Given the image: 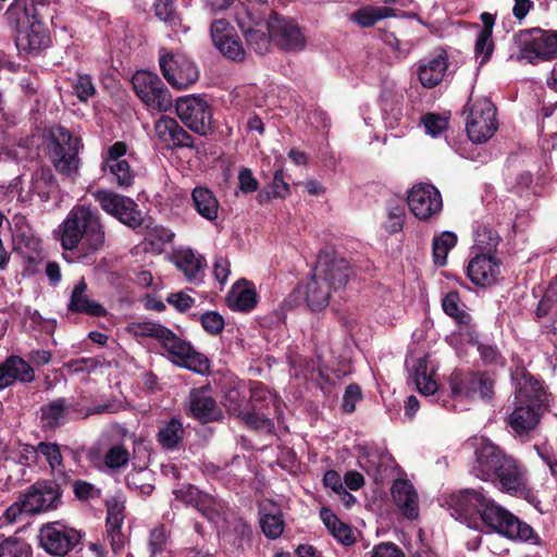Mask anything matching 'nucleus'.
Here are the masks:
<instances>
[{
  "mask_svg": "<svg viewBox=\"0 0 557 557\" xmlns=\"http://www.w3.org/2000/svg\"><path fill=\"white\" fill-rule=\"evenodd\" d=\"M211 41L226 59L237 62L245 59L240 38L236 29L225 20H214L211 23Z\"/></svg>",
  "mask_w": 557,
  "mask_h": 557,
  "instance_id": "nucleus-21",
  "label": "nucleus"
},
{
  "mask_svg": "<svg viewBox=\"0 0 557 557\" xmlns=\"http://www.w3.org/2000/svg\"><path fill=\"white\" fill-rule=\"evenodd\" d=\"M457 235L449 231H444L434 236L432 243V257L435 265L444 267L447 263L448 252L456 246Z\"/></svg>",
  "mask_w": 557,
  "mask_h": 557,
  "instance_id": "nucleus-40",
  "label": "nucleus"
},
{
  "mask_svg": "<svg viewBox=\"0 0 557 557\" xmlns=\"http://www.w3.org/2000/svg\"><path fill=\"white\" fill-rule=\"evenodd\" d=\"M61 493L52 482H38L21 495L25 513L34 515L57 508Z\"/></svg>",
  "mask_w": 557,
  "mask_h": 557,
  "instance_id": "nucleus-22",
  "label": "nucleus"
},
{
  "mask_svg": "<svg viewBox=\"0 0 557 557\" xmlns=\"http://www.w3.org/2000/svg\"><path fill=\"white\" fill-rule=\"evenodd\" d=\"M460 297L458 292H449L442 301L444 312L454 318L458 323H466L469 314L459 308Z\"/></svg>",
  "mask_w": 557,
  "mask_h": 557,
  "instance_id": "nucleus-48",
  "label": "nucleus"
},
{
  "mask_svg": "<svg viewBox=\"0 0 557 557\" xmlns=\"http://www.w3.org/2000/svg\"><path fill=\"white\" fill-rule=\"evenodd\" d=\"M69 310L91 317H103L107 314L106 308L101 304L90 299L87 295V283L84 277L77 282L72 290Z\"/></svg>",
  "mask_w": 557,
  "mask_h": 557,
  "instance_id": "nucleus-31",
  "label": "nucleus"
},
{
  "mask_svg": "<svg viewBox=\"0 0 557 557\" xmlns=\"http://www.w3.org/2000/svg\"><path fill=\"white\" fill-rule=\"evenodd\" d=\"M331 534L343 545L350 546L355 544L356 537L352 528L341 521V523L331 532Z\"/></svg>",
  "mask_w": 557,
  "mask_h": 557,
  "instance_id": "nucleus-63",
  "label": "nucleus"
},
{
  "mask_svg": "<svg viewBox=\"0 0 557 557\" xmlns=\"http://www.w3.org/2000/svg\"><path fill=\"white\" fill-rule=\"evenodd\" d=\"M468 116L466 132L469 139L475 144L487 141L496 132V107L487 98H480L467 104Z\"/></svg>",
  "mask_w": 557,
  "mask_h": 557,
  "instance_id": "nucleus-9",
  "label": "nucleus"
},
{
  "mask_svg": "<svg viewBox=\"0 0 557 557\" xmlns=\"http://www.w3.org/2000/svg\"><path fill=\"white\" fill-rule=\"evenodd\" d=\"M483 524L511 540L530 541L535 536L533 528L487 498L479 516Z\"/></svg>",
  "mask_w": 557,
  "mask_h": 557,
  "instance_id": "nucleus-5",
  "label": "nucleus"
},
{
  "mask_svg": "<svg viewBox=\"0 0 557 557\" xmlns=\"http://www.w3.org/2000/svg\"><path fill=\"white\" fill-rule=\"evenodd\" d=\"M351 18L361 27H371L377 22L374 7L358 9L352 13Z\"/></svg>",
  "mask_w": 557,
  "mask_h": 557,
  "instance_id": "nucleus-60",
  "label": "nucleus"
},
{
  "mask_svg": "<svg viewBox=\"0 0 557 557\" xmlns=\"http://www.w3.org/2000/svg\"><path fill=\"white\" fill-rule=\"evenodd\" d=\"M507 454L488 438H476L474 442V462L472 473L484 481L492 480L496 467Z\"/></svg>",
  "mask_w": 557,
  "mask_h": 557,
  "instance_id": "nucleus-19",
  "label": "nucleus"
},
{
  "mask_svg": "<svg viewBox=\"0 0 557 557\" xmlns=\"http://www.w3.org/2000/svg\"><path fill=\"white\" fill-rule=\"evenodd\" d=\"M259 523L267 539H278L285 529V521L280 506L272 500L269 504L259 506Z\"/></svg>",
  "mask_w": 557,
  "mask_h": 557,
  "instance_id": "nucleus-30",
  "label": "nucleus"
},
{
  "mask_svg": "<svg viewBox=\"0 0 557 557\" xmlns=\"http://www.w3.org/2000/svg\"><path fill=\"white\" fill-rule=\"evenodd\" d=\"M34 379L35 372L33 368L18 356H10L0 366V389L10 386L15 381L28 383Z\"/></svg>",
  "mask_w": 557,
  "mask_h": 557,
  "instance_id": "nucleus-29",
  "label": "nucleus"
},
{
  "mask_svg": "<svg viewBox=\"0 0 557 557\" xmlns=\"http://www.w3.org/2000/svg\"><path fill=\"white\" fill-rule=\"evenodd\" d=\"M92 195L108 214L134 230L141 226L140 211L137 210V203L129 197L108 190H97Z\"/></svg>",
  "mask_w": 557,
  "mask_h": 557,
  "instance_id": "nucleus-14",
  "label": "nucleus"
},
{
  "mask_svg": "<svg viewBox=\"0 0 557 557\" xmlns=\"http://www.w3.org/2000/svg\"><path fill=\"white\" fill-rule=\"evenodd\" d=\"M513 411L508 417V424L519 436L528 435L540 423L541 409L515 404Z\"/></svg>",
  "mask_w": 557,
  "mask_h": 557,
  "instance_id": "nucleus-34",
  "label": "nucleus"
},
{
  "mask_svg": "<svg viewBox=\"0 0 557 557\" xmlns=\"http://www.w3.org/2000/svg\"><path fill=\"white\" fill-rule=\"evenodd\" d=\"M447 59V53L443 51L438 55L419 63L417 73L423 87L433 88L442 82L448 67Z\"/></svg>",
  "mask_w": 557,
  "mask_h": 557,
  "instance_id": "nucleus-33",
  "label": "nucleus"
},
{
  "mask_svg": "<svg viewBox=\"0 0 557 557\" xmlns=\"http://www.w3.org/2000/svg\"><path fill=\"white\" fill-rule=\"evenodd\" d=\"M491 481H497L500 488L510 494L522 491L525 486L524 472L521 466L508 455L496 467V473Z\"/></svg>",
  "mask_w": 557,
  "mask_h": 557,
  "instance_id": "nucleus-26",
  "label": "nucleus"
},
{
  "mask_svg": "<svg viewBox=\"0 0 557 557\" xmlns=\"http://www.w3.org/2000/svg\"><path fill=\"white\" fill-rule=\"evenodd\" d=\"M478 350L484 364L496 367L506 366V358L500 354L495 345L479 344Z\"/></svg>",
  "mask_w": 557,
  "mask_h": 557,
  "instance_id": "nucleus-51",
  "label": "nucleus"
},
{
  "mask_svg": "<svg viewBox=\"0 0 557 557\" xmlns=\"http://www.w3.org/2000/svg\"><path fill=\"white\" fill-rule=\"evenodd\" d=\"M498 239L497 236L493 237L490 234L488 243L483 247L485 251L478 253L469 261L467 275L473 284L486 287L497 282V276L500 273V263L495 260L493 253L496 251Z\"/></svg>",
  "mask_w": 557,
  "mask_h": 557,
  "instance_id": "nucleus-15",
  "label": "nucleus"
},
{
  "mask_svg": "<svg viewBox=\"0 0 557 557\" xmlns=\"http://www.w3.org/2000/svg\"><path fill=\"white\" fill-rule=\"evenodd\" d=\"M259 182L248 168L240 169L238 173V188L243 194H251L259 189Z\"/></svg>",
  "mask_w": 557,
  "mask_h": 557,
  "instance_id": "nucleus-57",
  "label": "nucleus"
},
{
  "mask_svg": "<svg viewBox=\"0 0 557 557\" xmlns=\"http://www.w3.org/2000/svg\"><path fill=\"white\" fill-rule=\"evenodd\" d=\"M423 125L428 134L437 136L448 127V120L436 113H426L422 117Z\"/></svg>",
  "mask_w": 557,
  "mask_h": 557,
  "instance_id": "nucleus-52",
  "label": "nucleus"
},
{
  "mask_svg": "<svg viewBox=\"0 0 557 557\" xmlns=\"http://www.w3.org/2000/svg\"><path fill=\"white\" fill-rule=\"evenodd\" d=\"M133 331L138 336H148L157 338L162 343L170 330L163 325L150 321L138 322L133 325Z\"/></svg>",
  "mask_w": 557,
  "mask_h": 557,
  "instance_id": "nucleus-50",
  "label": "nucleus"
},
{
  "mask_svg": "<svg viewBox=\"0 0 557 557\" xmlns=\"http://www.w3.org/2000/svg\"><path fill=\"white\" fill-rule=\"evenodd\" d=\"M82 540L81 533L60 522L44 524L38 532L40 547L51 556H65Z\"/></svg>",
  "mask_w": 557,
  "mask_h": 557,
  "instance_id": "nucleus-13",
  "label": "nucleus"
},
{
  "mask_svg": "<svg viewBox=\"0 0 557 557\" xmlns=\"http://www.w3.org/2000/svg\"><path fill=\"white\" fill-rule=\"evenodd\" d=\"M124 502L119 497H111L107 500V522H106V543L111 547V555L101 543H90L89 549L97 557H117L121 556L128 542L127 535L123 532L124 522Z\"/></svg>",
  "mask_w": 557,
  "mask_h": 557,
  "instance_id": "nucleus-6",
  "label": "nucleus"
},
{
  "mask_svg": "<svg viewBox=\"0 0 557 557\" xmlns=\"http://www.w3.org/2000/svg\"><path fill=\"white\" fill-rule=\"evenodd\" d=\"M83 149L81 138L75 137L66 128L57 126L51 131L48 147L49 158L55 170L63 176L74 181L79 174V150Z\"/></svg>",
  "mask_w": 557,
  "mask_h": 557,
  "instance_id": "nucleus-4",
  "label": "nucleus"
},
{
  "mask_svg": "<svg viewBox=\"0 0 557 557\" xmlns=\"http://www.w3.org/2000/svg\"><path fill=\"white\" fill-rule=\"evenodd\" d=\"M407 205L419 220H429L438 214L443 208L442 196L432 184H418L411 188Z\"/></svg>",
  "mask_w": 557,
  "mask_h": 557,
  "instance_id": "nucleus-18",
  "label": "nucleus"
},
{
  "mask_svg": "<svg viewBox=\"0 0 557 557\" xmlns=\"http://www.w3.org/2000/svg\"><path fill=\"white\" fill-rule=\"evenodd\" d=\"M173 263L184 272L188 280L197 277L198 273L201 272L206 265V259L196 255L194 250L189 248H181L172 253Z\"/></svg>",
  "mask_w": 557,
  "mask_h": 557,
  "instance_id": "nucleus-36",
  "label": "nucleus"
},
{
  "mask_svg": "<svg viewBox=\"0 0 557 557\" xmlns=\"http://www.w3.org/2000/svg\"><path fill=\"white\" fill-rule=\"evenodd\" d=\"M186 502L193 505L203 517H208L209 504L208 496L197 487H189L186 495Z\"/></svg>",
  "mask_w": 557,
  "mask_h": 557,
  "instance_id": "nucleus-56",
  "label": "nucleus"
},
{
  "mask_svg": "<svg viewBox=\"0 0 557 557\" xmlns=\"http://www.w3.org/2000/svg\"><path fill=\"white\" fill-rule=\"evenodd\" d=\"M38 451L45 457L53 473L64 475L63 458L58 444L41 442L38 444Z\"/></svg>",
  "mask_w": 557,
  "mask_h": 557,
  "instance_id": "nucleus-46",
  "label": "nucleus"
},
{
  "mask_svg": "<svg viewBox=\"0 0 557 557\" xmlns=\"http://www.w3.org/2000/svg\"><path fill=\"white\" fill-rule=\"evenodd\" d=\"M267 29L273 45L285 52H299L306 48V36L296 20L271 11L267 20Z\"/></svg>",
  "mask_w": 557,
  "mask_h": 557,
  "instance_id": "nucleus-10",
  "label": "nucleus"
},
{
  "mask_svg": "<svg viewBox=\"0 0 557 557\" xmlns=\"http://www.w3.org/2000/svg\"><path fill=\"white\" fill-rule=\"evenodd\" d=\"M480 18L483 26L478 34L474 51L476 57H481L480 63L483 64L490 60L494 50L492 34L495 24V16L488 12H483Z\"/></svg>",
  "mask_w": 557,
  "mask_h": 557,
  "instance_id": "nucleus-35",
  "label": "nucleus"
},
{
  "mask_svg": "<svg viewBox=\"0 0 557 557\" xmlns=\"http://www.w3.org/2000/svg\"><path fill=\"white\" fill-rule=\"evenodd\" d=\"M516 384L515 404H522L541 409L547 404V392L544 381L535 377L523 366H518L511 372Z\"/></svg>",
  "mask_w": 557,
  "mask_h": 557,
  "instance_id": "nucleus-16",
  "label": "nucleus"
},
{
  "mask_svg": "<svg viewBox=\"0 0 557 557\" xmlns=\"http://www.w3.org/2000/svg\"><path fill=\"white\" fill-rule=\"evenodd\" d=\"M519 46L521 58L533 64L540 60H553L557 57V32L541 28L523 30L520 33Z\"/></svg>",
  "mask_w": 557,
  "mask_h": 557,
  "instance_id": "nucleus-11",
  "label": "nucleus"
},
{
  "mask_svg": "<svg viewBox=\"0 0 557 557\" xmlns=\"http://www.w3.org/2000/svg\"><path fill=\"white\" fill-rule=\"evenodd\" d=\"M41 422L46 429H54L65 423L72 413V408L65 400L57 399L41 409Z\"/></svg>",
  "mask_w": 557,
  "mask_h": 557,
  "instance_id": "nucleus-37",
  "label": "nucleus"
},
{
  "mask_svg": "<svg viewBox=\"0 0 557 557\" xmlns=\"http://www.w3.org/2000/svg\"><path fill=\"white\" fill-rule=\"evenodd\" d=\"M29 546L18 539H5L0 543V557H29Z\"/></svg>",
  "mask_w": 557,
  "mask_h": 557,
  "instance_id": "nucleus-49",
  "label": "nucleus"
},
{
  "mask_svg": "<svg viewBox=\"0 0 557 557\" xmlns=\"http://www.w3.org/2000/svg\"><path fill=\"white\" fill-rule=\"evenodd\" d=\"M371 557H405V554L394 543H380L373 547Z\"/></svg>",
  "mask_w": 557,
  "mask_h": 557,
  "instance_id": "nucleus-64",
  "label": "nucleus"
},
{
  "mask_svg": "<svg viewBox=\"0 0 557 557\" xmlns=\"http://www.w3.org/2000/svg\"><path fill=\"white\" fill-rule=\"evenodd\" d=\"M449 386L454 396L472 400L490 403L495 394V379L485 371H454L449 377Z\"/></svg>",
  "mask_w": 557,
  "mask_h": 557,
  "instance_id": "nucleus-7",
  "label": "nucleus"
},
{
  "mask_svg": "<svg viewBox=\"0 0 557 557\" xmlns=\"http://www.w3.org/2000/svg\"><path fill=\"white\" fill-rule=\"evenodd\" d=\"M177 115L183 123L193 132L206 136L209 131L207 123L208 104L198 98H184L176 101Z\"/></svg>",
  "mask_w": 557,
  "mask_h": 557,
  "instance_id": "nucleus-23",
  "label": "nucleus"
},
{
  "mask_svg": "<svg viewBox=\"0 0 557 557\" xmlns=\"http://www.w3.org/2000/svg\"><path fill=\"white\" fill-rule=\"evenodd\" d=\"M290 297H304L311 311H321L327 307L331 297V287L314 273L306 283L296 287Z\"/></svg>",
  "mask_w": 557,
  "mask_h": 557,
  "instance_id": "nucleus-24",
  "label": "nucleus"
},
{
  "mask_svg": "<svg viewBox=\"0 0 557 557\" xmlns=\"http://www.w3.org/2000/svg\"><path fill=\"white\" fill-rule=\"evenodd\" d=\"M392 497L401 513L408 519L419 516L418 494L408 480L398 479L391 488Z\"/></svg>",
  "mask_w": 557,
  "mask_h": 557,
  "instance_id": "nucleus-28",
  "label": "nucleus"
},
{
  "mask_svg": "<svg viewBox=\"0 0 557 557\" xmlns=\"http://www.w3.org/2000/svg\"><path fill=\"white\" fill-rule=\"evenodd\" d=\"M214 387L211 393L220 399L230 416L242 421L252 431L274 433V417L282 413L281 398L262 382H255L247 399L242 391L240 381L228 370L211 371Z\"/></svg>",
  "mask_w": 557,
  "mask_h": 557,
  "instance_id": "nucleus-1",
  "label": "nucleus"
},
{
  "mask_svg": "<svg viewBox=\"0 0 557 557\" xmlns=\"http://www.w3.org/2000/svg\"><path fill=\"white\" fill-rule=\"evenodd\" d=\"M106 243V231L97 209L75 206L63 222L61 244L79 260H91Z\"/></svg>",
  "mask_w": 557,
  "mask_h": 557,
  "instance_id": "nucleus-2",
  "label": "nucleus"
},
{
  "mask_svg": "<svg viewBox=\"0 0 557 557\" xmlns=\"http://www.w3.org/2000/svg\"><path fill=\"white\" fill-rule=\"evenodd\" d=\"M45 9L44 3L15 0L5 12L8 24L16 32L17 42L24 49L36 51L49 46V32L42 22Z\"/></svg>",
  "mask_w": 557,
  "mask_h": 557,
  "instance_id": "nucleus-3",
  "label": "nucleus"
},
{
  "mask_svg": "<svg viewBox=\"0 0 557 557\" xmlns=\"http://www.w3.org/2000/svg\"><path fill=\"white\" fill-rule=\"evenodd\" d=\"M315 273L320 274L321 280L324 281L331 289L337 290L346 286L352 274V270L346 259L337 257L335 253L322 251L318 256Z\"/></svg>",
  "mask_w": 557,
  "mask_h": 557,
  "instance_id": "nucleus-20",
  "label": "nucleus"
},
{
  "mask_svg": "<svg viewBox=\"0 0 557 557\" xmlns=\"http://www.w3.org/2000/svg\"><path fill=\"white\" fill-rule=\"evenodd\" d=\"M191 199L198 213L203 218L209 219V189L205 187H196L193 190Z\"/></svg>",
  "mask_w": 557,
  "mask_h": 557,
  "instance_id": "nucleus-58",
  "label": "nucleus"
},
{
  "mask_svg": "<svg viewBox=\"0 0 557 557\" xmlns=\"http://www.w3.org/2000/svg\"><path fill=\"white\" fill-rule=\"evenodd\" d=\"M131 454L122 444L111 446L104 455V465L111 470H117L128 463Z\"/></svg>",
  "mask_w": 557,
  "mask_h": 557,
  "instance_id": "nucleus-47",
  "label": "nucleus"
},
{
  "mask_svg": "<svg viewBox=\"0 0 557 557\" xmlns=\"http://www.w3.org/2000/svg\"><path fill=\"white\" fill-rule=\"evenodd\" d=\"M213 274L220 285V290H222L231 274L230 261L226 258H216L213 264Z\"/></svg>",
  "mask_w": 557,
  "mask_h": 557,
  "instance_id": "nucleus-62",
  "label": "nucleus"
},
{
  "mask_svg": "<svg viewBox=\"0 0 557 557\" xmlns=\"http://www.w3.org/2000/svg\"><path fill=\"white\" fill-rule=\"evenodd\" d=\"M245 38L248 47L260 55L268 53L271 44H273L272 36L268 29L264 32L257 28H249L245 32Z\"/></svg>",
  "mask_w": 557,
  "mask_h": 557,
  "instance_id": "nucleus-44",
  "label": "nucleus"
},
{
  "mask_svg": "<svg viewBox=\"0 0 557 557\" xmlns=\"http://www.w3.org/2000/svg\"><path fill=\"white\" fill-rule=\"evenodd\" d=\"M159 64L164 78L176 89L189 87L199 77V71L193 61L165 48L159 50Z\"/></svg>",
  "mask_w": 557,
  "mask_h": 557,
  "instance_id": "nucleus-12",
  "label": "nucleus"
},
{
  "mask_svg": "<svg viewBox=\"0 0 557 557\" xmlns=\"http://www.w3.org/2000/svg\"><path fill=\"white\" fill-rule=\"evenodd\" d=\"M154 11L158 18L170 25H176L177 16L171 0H157Z\"/></svg>",
  "mask_w": 557,
  "mask_h": 557,
  "instance_id": "nucleus-55",
  "label": "nucleus"
},
{
  "mask_svg": "<svg viewBox=\"0 0 557 557\" xmlns=\"http://www.w3.org/2000/svg\"><path fill=\"white\" fill-rule=\"evenodd\" d=\"M382 111H383L384 121L389 127L393 128V127L398 126L399 121L403 116V108H401L400 103H398V102L388 103V102L384 101Z\"/></svg>",
  "mask_w": 557,
  "mask_h": 557,
  "instance_id": "nucleus-59",
  "label": "nucleus"
},
{
  "mask_svg": "<svg viewBox=\"0 0 557 557\" xmlns=\"http://www.w3.org/2000/svg\"><path fill=\"white\" fill-rule=\"evenodd\" d=\"M227 522V519H223ZM232 534L234 535L233 546L238 549H244V544L251 545L252 542V529L251 525L242 518H233L230 522Z\"/></svg>",
  "mask_w": 557,
  "mask_h": 557,
  "instance_id": "nucleus-45",
  "label": "nucleus"
},
{
  "mask_svg": "<svg viewBox=\"0 0 557 557\" xmlns=\"http://www.w3.org/2000/svg\"><path fill=\"white\" fill-rule=\"evenodd\" d=\"M173 363L187 368L196 373L206 374L209 371V360L195 351L185 341L178 338L172 331L162 341Z\"/></svg>",
  "mask_w": 557,
  "mask_h": 557,
  "instance_id": "nucleus-17",
  "label": "nucleus"
},
{
  "mask_svg": "<svg viewBox=\"0 0 557 557\" xmlns=\"http://www.w3.org/2000/svg\"><path fill=\"white\" fill-rule=\"evenodd\" d=\"M405 205L398 203L396 201H389L387 203L386 221L383 223L384 230L391 235L403 231L405 224Z\"/></svg>",
  "mask_w": 557,
  "mask_h": 557,
  "instance_id": "nucleus-42",
  "label": "nucleus"
},
{
  "mask_svg": "<svg viewBox=\"0 0 557 557\" xmlns=\"http://www.w3.org/2000/svg\"><path fill=\"white\" fill-rule=\"evenodd\" d=\"M487 497L476 490H463L454 493L449 498V508L457 519L469 521L480 516Z\"/></svg>",
  "mask_w": 557,
  "mask_h": 557,
  "instance_id": "nucleus-25",
  "label": "nucleus"
},
{
  "mask_svg": "<svg viewBox=\"0 0 557 557\" xmlns=\"http://www.w3.org/2000/svg\"><path fill=\"white\" fill-rule=\"evenodd\" d=\"M73 491L75 496L82 500L96 498L100 495V491L95 485L82 480H77L73 483Z\"/></svg>",
  "mask_w": 557,
  "mask_h": 557,
  "instance_id": "nucleus-61",
  "label": "nucleus"
},
{
  "mask_svg": "<svg viewBox=\"0 0 557 557\" xmlns=\"http://www.w3.org/2000/svg\"><path fill=\"white\" fill-rule=\"evenodd\" d=\"M258 304L256 286L251 281L240 278L233 284L226 296V305L233 311L248 313Z\"/></svg>",
  "mask_w": 557,
  "mask_h": 557,
  "instance_id": "nucleus-27",
  "label": "nucleus"
},
{
  "mask_svg": "<svg viewBox=\"0 0 557 557\" xmlns=\"http://www.w3.org/2000/svg\"><path fill=\"white\" fill-rule=\"evenodd\" d=\"M156 138L168 148L187 146L188 134L169 116H161L154 124Z\"/></svg>",
  "mask_w": 557,
  "mask_h": 557,
  "instance_id": "nucleus-32",
  "label": "nucleus"
},
{
  "mask_svg": "<svg viewBox=\"0 0 557 557\" xmlns=\"http://www.w3.org/2000/svg\"><path fill=\"white\" fill-rule=\"evenodd\" d=\"M101 169L103 172L109 171L120 187H129L134 182L135 174L127 160L102 164Z\"/></svg>",
  "mask_w": 557,
  "mask_h": 557,
  "instance_id": "nucleus-43",
  "label": "nucleus"
},
{
  "mask_svg": "<svg viewBox=\"0 0 557 557\" xmlns=\"http://www.w3.org/2000/svg\"><path fill=\"white\" fill-rule=\"evenodd\" d=\"M362 399L361 388L358 384H349L343 396L342 408L344 412L352 413L356 410V403Z\"/></svg>",
  "mask_w": 557,
  "mask_h": 557,
  "instance_id": "nucleus-53",
  "label": "nucleus"
},
{
  "mask_svg": "<svg viewBox=\"0 0 557 557\" xmlns=\"http://www.w3.org/2000/svg\"><path fill=\"white\" fill-rule=\"evenodd\" d=\"M73 89L81 101H87L96 91L91 78L88 75H78L73 84Z\"/></svg>",
  "mask_w": 557,
  "mask_h": 557,
  "instance_id": "nucleus-54",
  "label": "nucleus"
},
{
  "mask_svg": "<svg viewBox=\"0 0 557 557\" xmlns=\"http://www.w3.org/2000/svg\"><path fill=\"white\" fill-rule=\"evenodd\" d=\"M414 384L418 391L425 396L434 395L437 391V383L428 373V357L417 358L411 367Z\"/></svg>",
  "mask_w": 557,
  "mask_h": 557,
  "instance_id": "nucleus-38",
  "label": "nucleus"
},
{
  "mask_svg": "<svg viewBox=\"0 0 557 557\" xmlns=\"http://www.w3.org/2000/svg\"><path fill=\"white\" fill-rule=\"evenodd\" d=\"M187 413L202 423L209 420V388L207 386L190 392Z\"/></svg>",
  "mask_w": 557,
  "mask_h": 557,
  "instance_id": "nucleus-39",
  "label": "nucleus"
},
{
  "mask_svg": "<svg viewBox=\"0 0 557 557\" xmlns=\"http://www.w3.org/2000/svg\"><path fill=\"white\" fill-rule=\"evenodd\" d=\"M184 433L182 422L177 419H171L160 428L157 438L163 448L174 449L183 440Z\"/></svg>",
  "mask_w": 557,
  "mask_h": 557,
  "instance_id": "nucleus-41",
  "label": "nucleus"
},
{
  "mask_svg": "<svg viewBox=\"0 0 557 557\" xmlns=\"http://www.w3.org/2000/svg\"><path fill=\"white\" fill-rule=\"evenodd\" d=\"M132 84L135 94L149 110L166 112L172 108V96L157 74L137 71L133 75Z\"/></svg>",
  "mask_w": 557,
  "mask_h": 557,
  "instance_id": "nucleus-8",
  "label": "nucleus"
}]
</instances>
